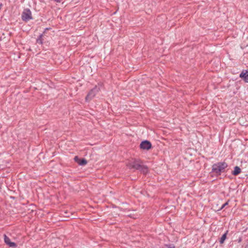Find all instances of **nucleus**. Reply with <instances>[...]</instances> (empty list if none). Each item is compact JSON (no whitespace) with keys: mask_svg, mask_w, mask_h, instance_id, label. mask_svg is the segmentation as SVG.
I'll return each instance as SVG.
<instances>
[{"mask_svg":"<svg viewBox=\"0 0 248 248\" xmlns=\"http://www.w3.org/2000/svg\"><path fill=\"white\" fill-rule=\"evenodd\" d=\"M139 170L144 174H146L148 172V167L146 166H144V165H141V167L140 168V169Z\"/></svg>","mask_w":248,"mask_h":248,"instance_id":"nucleus-9","label":"nucleus"},{"mask_svg":"<svg viewBox=\"0 0 248 248\" xmlns=\"http://www.w3.org/2000/svg\"><path fill=\"white\" fill-rule=\"evenodd\" d=\"M54 0L57 2H61L63 0Z\"/></svg>","mask_w":248,"mask_h":248,"instance_id":"nucleus-14","label":"nucleus"},{"mask_svg":"<svg viewBox=\"0 0 248 248\" xmlns=\"http://www.w3.org/2000/svg\"><path fill=\"white\" fill-rule=\"evenodd\" d=\"M140 147L143 150H148L152 147V144L148 140H144L141 142Z\"/></svg>","mask_w":248,"mask_h":248,"instance_id":"nucleus-5","label":"nucleus"},{"mask_svg":"<svg viewBox=\"0 0 248 248\" xmlns=\"http://www.w3.org/2000/svg\"><path fill=\"white\" fill-rule=\"evenodd\" d=\"M228 165L225 162H218L212 166L213 172L217 174H220L227 167Z\"/></svg>","mask_w":248,"mask_h":248,"instance_id":"nucleus-1","label":"nucleus"},{"mask_svg":"<svg viewBox=\"0 0 248 248\" xmlns=\"http://www.w3.org/2000/svg\"><path fill=\"white\" fill-rule=\"evenodd\" d=\"M100 91L99 87L97 86H95L92 90H91L88 93L86 97V100L89 101L92 100L95 95V94Z\"/></svg>","mask_w":248,"mask_h":248,"instance_id":"nucleus-2","label":"nucleus"},{"mask_svg":"<svg viewBox=\"0 0 248 248\" xmlns=\"http://www.w3.org/2000/svg\"><path fill=\"white\" fill-rule=\"evenodd\" d=\"M141 164L140 160L134 159L131 161L127 164V166L130 169H133L135 170H139L141 167Z\"/></svg>","mask_w":248,"mask_h":248,"instance_id":"nucleus-3","label":"nucleus"},{"mask_svg":"<svg viewBox=\"0 0 248 248\" xmlns=\"http://www.w3.org/2000/svg\"><path fill=\"white\" fill-rule=\"evenodd\" d=\"M74 160L78 164V165L81 166L85 165L87 163V161L85 159L82 158L81 159L79 158L77 156L75 157Z\"/></svg>","mask_w":248,"mask_h":248,"instance_id":"nucleus-7","label":"nucleus"},{"mask_svg":"<svg viewBox=\"0 0 248 248\" xmlns=\"http://www.w3.org/2000/svg\"><path fill=\"white\" fill-rule=\"evenodd\" d=\"M241 172V169L238 166H235L234 168V170L232 171V174L233 175H237Z\"/></svg>","mask_w":248,"mask_h":248,"instance_id":"nucleus-10","label":"nucleus"},{"mask_svg":"<svg viewBox=\"0 0 248 248\" xmlns=\"http://www.w3.org/2000/svg\"><path fill=\"white\" fill-rule=\"evenodd\" d=\"M22 19L24 21H29L32 19L31 12L30 9H25L22 14Z\"/></svg>","mask_w":248,"mask_h":248,"instance_id":"nucleus-4","label":"nucleus"},{"mask_svg":"<svg viewBox=\"0 0 248 248\" xmlns=\"http://www.w3.org/2000/svg\"><path fill=\"white\" fill-rule=\"evenodd\" d=\"M228 202H229V201L227 202H225V203H224L223 204H222V205L221 206V208H220V210H221L223 208H224L226 206H227L228 204Z\"/></svg>","mask_w":248,"mask_h":248,"instance_id":"nucleus-13","label":"nucleus"},{"mask_svg":"<svg viewBox=\"0 0 248 248\" xmlns=\"http://www.w3.org/2000/svg\"><path fill=\"white\" fill-rule=\"evenodd\" d=\"M240 77L243 78L246 82H248V73L247 72L242 71L240 74Z\"/></svg>","mask_w":248,"mask_h":248,"instance_id":"nucleus-8","label":"nucleus"},{"mask_svg":"<svg viewBox=\"0 0 248 248\" xmlns=\"http://www.w3.org/2000/svg\"><path fill=\"white\" fill-rule=\"evenodd\" d=\"M228 232H226L224 234H223L222 236L221 237L219 242L220 244H223L226 239V236Z\"/></svg>","mask_w":248,"mask_h":248,"instance_id":"nucleus-11","label":"nucleus"},{"mask_svg":"<svg viewBox=\"0 0 248 248\" xmlns=\"http://www.w3.org/2000/svg\"><path fill=\"white\" fill-rule=\"evenodd\" d=\"M43 34L40 35L39 37L37 38L36 42L40 44H43Z\"/></svg>","mask_w":248,"mask_h":248,"instance_id":"nucleus-12","label":"nucleus"},{"mask_svg":"<svg viewBox=\"0 0 248 248\" xmlns=\"http://www.w3.org/2000/svg\"><path fill=\"white\" fill-rule=\"evenodd\" d=\"M242 239L241 238H240L238 240V242L240 243Z\"/></svg>","mask_w":248,"mask_h":248,"instance_id":"nucleus-15","label":"nucleus"},{"mask_svg":"<svg viewBox=\"0 0 248 248\" xmlns=\"http://www.w3.org/2000/svg\"><path fill=\"white\" fill-rule=\"evenodd\" d=\"M4 242L9 247L11 248H16V244L14 242H12L10 239L6 236V234L4 235Z\"/></svg>","mask_w":248,"mask_h":248,"instance_id":"nucleus-6","label":"nucleus"}]
</instances>
